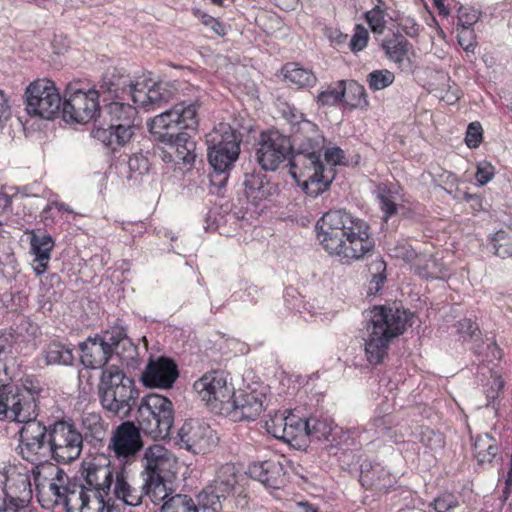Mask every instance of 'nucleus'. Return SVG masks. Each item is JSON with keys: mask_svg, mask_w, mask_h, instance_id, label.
I'll list each match as a JSON object with an SVG mask.
<instances>
[{"mask_svg": "<svg viewBox=\"0 0 512 512\" xmlns=\"http://www.w3.org/2000/svg\"><path fill=\"white\" fill-rule=\"evenodd\" d=\"M482 140V127L478 122L470 123L467 127L465 143L469 148H477Z\"/></svg>", "mask_w": 512, "mask_h": 512, "instance_id": "bf43d9fd", "label": "nucleus"}, {"mask_svg": "<svg viewBox=\"0 0 512 512\" xmlns=\"http://www.w3.org/2000/svg\"><path fill=\"white\" fill-rule=\"evenodd\" d=\"M179 376L177 364L167 357L151 359L141 374L142 383L149 388L169 389Z\"/></svg>", "mask_w": 512, "mask_h": 512, "instance_id": "412c9836", "label": "nucleus"}, {"mask_svg": "<svg viewBox=\"0 0 512 512\" xmlns=\"http://www.w3.org/2000/svg\"><path fill=\"white\" fill-rule=\"evenodd\" d=\"M480 12L472 7H460L458 11V25L462 28H469L478 22Z\"/></svg>", "mask_w": 512, "mask_h": 512, "instance_id": "5fc2aeb1", "label": "nucleus"}, {"mask_svg": "<svg viewBox=\"0 0 512 512\" xmlns=\"http://www.w3.org/2000/svg\"><path fill=\"white\" fill-rule=\"evenodd\" d=\"M385 11L375 5L371 10L365 13V19L372 30L376 34H382L386 28Z\"/></svg>", "mask_w": 512, "mask_h": 512, "instance_id": "603ef678", "label": "nucleus"}, {"mask_svg": "<svg viewBox=\"0 0 512 512\" xmlns=\"http://www.w3.org/2000/svg\"><path fill=\"white\" fill-rule=\"evenodd\" d=\"M344 158L345 153L339 147H332L325 151V160L332 166L342 164Z\"/></svg>", "mask_w": 512, "mask_h": 512, "instance_id": "774afa93", "label": "nucleus"}, {"mask_svg": "<svg viewBox=\"0 0 512 512\" xmlns=\"http://www.w3.org/2000/svg\"><path fill=\"white\" fill-rule=\"evenodd\" d=\"M345 98V80L337 81L334 85H329L316 96V102L319 106H334Z\"/></svg>", "mask_w": 512, "mask_h": 512, "instance_id": "a19ab883", "label": "nucleus"}, {"mask_svg": "<svg viewBox=\"0 0 512 512\" xmlns=\"http://www.w3.org/2000/svg\"><path fill=\"white\" fill-rule=\"evenodd\" d=\"M285 80L298 88H312L317 83V77L310 69L301 67L297 63H287L283 67Z\"/></svg>", "mask_w": 512, "mask_h": 512, "instance_id": "72a5a7b5", "label": "nucleus"}, {"mask_svg": "<svg viewBox=\"0 0 512 512\" xmlns=\"http://www.w3.org/2000/svg\"><path fill=\"white\" fill-rule=\"evenodd\" d=\"M99 92L95 89L85 91L79 82H71L66 86L62 108L66 122L85 124L94 119L99 112Z\"/></svg>", "mask_w": 512, "mask_h": 512, "instance_id": "f8f14e48", "label": "nucleus"}, {"mask_svg": "<svg viewBox=\"0 0 512 512\" xmlns=\"http://www.w3.org/2000/svg\"><path fill=\"white\" fill-rule=\"evenodd\" d=\"M49 456L58 463L77 460L83 450V435L69 421H56L49 426Z\"/></svg>", "mask_w": 512, "mask_h": 512, "instance_id": "9b49d317", "label": "nucleus"}, {"mask_svg": "<svg viewBox=\"0 0 512 512\" xmlns=\"http://www.w3.org/2000/svg\"><path fill=\"white\" fill-rule=\"evenodd\" d=\"M119 469L112 465L109 457L104 454L84 462L82 476L85 490L90 494L91 512H104L112 501V488L115 475Z\"/></svg>", "mask_w": 512, "mask_h": 512, "instance_id": "39448f33", "label": "nucleus"}, {"mask_svg": "<svg viewBox=\"0 0 512 512\" xmlns=\"http://www.w3.org/2000/svg\"><path fill=\"white\" fill-rule=\"evenodd\" d=\"M138 390L132 378L115 365L102 370L99 383V397L102 407L113 415L126 417L130 414Z\"/></svg>", "mask_w": 512, "mask_h": 512, "instance_id": "20e7f679", "label": "nucleus"}, {"mask_svg": "<svg viewBox=\"0 0 512 512\" xmlns=\"http://www.w3.org/2000/svg\"><path fill=\"white\" fill-rule=\"evenodd\" d=\"M494 174V166L491 163L484 161L478 164L475 178L478 184L483 186L493 179Z\"/></svg>", "mask_w": 512, "mask_h": 512, "instance_id": "052dcab7", "label": "nucleus"}, {"mask_svg": "<svg viewBox=\"0 0 512 512\" xmlns=\"http://www.w3.org/2000/svg\"><path fill=\"white\" fill-rule=\"evenodd\" d=\"M421 259L415 263L416 272L419 276L426 279H443L446 276L444 266L432 256L425 259L423 265L420 264Z\"/></svg>", "mask_w": 512, "mask_h": 512, "instance_id": "09e8293b", "label": "nucleus"}, {"mask_svg": "<svg viewBox=\"0 0 512 512\" xmlns=\"http://www.w3.org/2000/svg\"><path fill=\"white\" fill-rule=\"evenodd\" d=\"M26 111L31 116L52 119L59 113L61 97L54 82L38 79L26 88Z\"/></svg>", "mask_w": 512, "mask_h": 512, "instance_id": "f3484780", "label": "nucleus"}, {"mask_svg": "<svg viewBox=\"0 0 512 512\" xmlns=\"http://www.w3.org/2000/svg\"><path fill=\"white\" fill-rule=\"evenodd\" d=\"M256 160L265 171H276L292 156L290 137L278 130L263 131L257 142Z\"/></svg>", "mask_w": 512, "mask_h": 512, "instance_id": "2eb2a0df", "label": "nucleus"}, {"mask_svg": "<svg viewBox=\"0 0 512 512\" xmlns=\"http://www.w3.org/2000/svg\"><path fill=\"white\" fill-rule=\"evenodd\" d=\"M409 319L410 314L397 304L374 306L368 312L361 338L370 364L377 365L383 361L391 341L404 333Z\"/></svg>", "mask_w": 512, "mask_h": 512, "instance_id": "7ed1b4c3", "label": "nucleus"}, {"mask_svg": "<svg viewBox=\"0 0 512 512\" xmlns=\"http://www.w3.org/2000/svg\"><path fill=\"white\" fill-rule=\"evenodd\" d=\"M30 245L31 252L35 256L33 270L36 275H41L48 269V262L51 258L54 241L49 234L37 235L33 232L30 238Z\"/></svg>", "mask_w": 512, "mask_h": 512, "instance_id": "c756f323", "label": "nucleus"}, {"mask_svg": "<svg viewBox=\"0 0 512 512\" xmlns=\"http://www.w3.org/2000/svg\"><path fill=\"white\" fill-rule=\"evenodd\" d=\"M47 365H71L74 361L73 351L60 342H51L44 349Z\"/></svg>", "mask_w": 512, "mask_h": 512, "instance_id": "4c0bfd02", "label": "nucleus"}, {"mask_svg": "<svg viewBox=\"0 0 512 512\" xmlns=\"http://www.w3.org/2000/svg\"><path fill=\"white\" fill-rule=\"evenodd\" d=\"M142 478L166 477L175 463L172 454L162 445L148 447L142 457Z\"/></svg>", "mask_w": 512, "mask_h": 512, "instance_id": "b1692460", "label": "nucleus"}, {"mask_svg": "<svg viewBox=\"0 0 512 512\" xmlns=\"http://www.w3.org/2000/svg\"><path fill=\"white\" fill-rule=\"evenodd\" d=\"M121 500L128 506H139L144 497L143 484L134 487L129 481L123 469H119L115 475V483L112 488V498Z\"/></svg>", "mask_w": 512, "mask_h": 512, "instance_id": "c85d7f7f", "label": "nucleus"}, {"mask_svg": "<svg viewBox=\"0 0 512 512\" xmlns=\"http://www.w3.org/2000/svg\"><path fill=\"white\" fill-rule=\"evenodd\" d=\"M143 491L144 496H147L154 504H159L162 501L165 502L170 498L165 484V477L143 478Z\"/></svg>", "mask_w": 512, "mask_h": 512, "instance_id": "ea45409f", "label": "nucleus"}, {"mask_svg": "<svg viewBox=\"0 0 512 512\" xmlns=\"http://www.w3.org/2000/svg\"><path fill=\"white\" fill-rule=\"evenodd\" d=\"M238 484V473L232 463H225L216 470L215 477L199 494V503L203 509L212 512L222 510V502L234 494Z\"/></svg>", "mask_w": 512, "mask_h": 512, "instance_id": "dca6fc26", "label": "nucleus"}, {"mask_svg": "<svg viewBox=\"0 0 512 512\" xmlns=\"http://www.w3.org/2000/svg\"><path fill=\"white\" fill-rule=\"evenodd\" d=\"M101 89L107 91L114 97L129 96L133 100V93L136 91V82L127 74L117 69L106 72L103 77Z\"/></svg>", "mask_w": 512, "mask_h": 512, "instance_id": "7c9ffc66", "label": "nucleus"}, {"mask_svg": "<svg viewBox=\"0 0 512 512\" xmlns=\"http://www.w3.org/2000/svg\"><path fill=\"white\" fill-rule=\"evenodd\" d=\"M345 98L351 108H366L368 106L366 90L356 81H345Z\"/></svg>", "mask_w": 512, "mask_h": 512, "instance_id": "79ce46f5", "label": "nucleus"}, {"mask_svg": "<svg viewBox=\"0 0 512 512\" xmlns=\"http://www.w3.org/2000/svg\"><path fill=\"white\" fill-rule=\"evenodd\" d=\"M125 339V333L121 329H117L112 332H105L103 335L100 336V340L103 343H107V348L110 350V352L113 354L115 348L120 344L122 340Z\"/></svg>", "mask_w": 512, "mask_h": 512, "instance_id": "680f3d73", "label": "nucleus"}, {"mask_svg": "<svg viewBox=\"0 0 512 512\" xmlns=\"http://www.w3.org/2000/svg\"><path fill=\"white\" fill-rule=\"evenodd\" d=\"M208 161L216 173L228 172L240 154L241 135L230 125L221 123L207 135Z\"/></svg>", "mask_w": 512, "mask_h": 512, "instance_id": "6e6552de", "label": "nucleus"}, {"mask_svg": "<svg viewBox=\"0 0 512 512\" xmlns=\"http://www.w3.org/2000/svg\"><path fill=\"white\" fill-rule=\"evenodd\" d=\"M18 431L19 445L17 447L19 455L32 464H40L49 457V428H47L37 418L24 420Z\"/></svg>", "mask_w": 512, "mask_h": 512, "instance_id": "4468645a", "label": "nucleus"}, {"mask_svg": "<svg viewBox=\"0 0 512 512\" xmlns=\"http://www.w3.org/2000/svg\"><path fill=\"white\" fill-rule=\"evenodd\" d=\"M289 165L290 175L311 197H317L326 191L334 178V169L324 166L321 152L292 153Z\"/></svg>", "mask_w": 512, "mask_h": 512, "instance_id": "423d86ee", "label": "nucleus"}, {"mask_svg": "<svg viewBox=\"0 0 512 512\" xmlns=\"http://www.w3.org/2000/svg\"><path fill=\"white\" fill-rule=\"evenodd\" d=\"M160 512H198V508L190 496L176 494L162 504Z\"/></svg>", "mask_w": 512, "mask_h": 512, "instance_id": "37998d69", "label": "nucleus"}, {"mask_svg": "<svg viewBox=\"0 0 512 512\" xmlns=\"http://www.w3.org/2000/svg\"><path fill=\"white\" fill-rule=\"evenodd\" d=\"M181 447L194 454H206L218 443L216 432L206 423L190 419L179 430Z\"/></svg>", "mask_w": 512, "mask_h": 512, "instance_id": "6ab92c4d", "label": "nucleus"}, {"mask_svg": "<svg viewBox=\"0 0 512 512\" xmlns=\"http://www.w3.org/2000/svg\"><path fill=\"white\" fill-rule=\"evenodd\" d=\"M458 43L466 52H474L476 42L473 29L462 28L458 33Z\"/></svg>", "mask_w": 512, "mask_h": 512, "instance_id": "0e129e2a", "label": "nucleus"}, {"mask_svg": "<svg viewBox=\"0 0 512 512\" xmlns=\"http://www.w3.org/2000/svg\"><path fill=\"white\" fill-rule=\"evenodd\" d=\"M107 343L100 340V336L88 338L80 343L81 362L86 368L98 369L104 367L112 356L110 350L106 347Z\"/></svg>", "mask_w": 512, "mask_h": 512, "instance_id": "a878e982", "label": "nucleus"}, {"mask_svg": "<svg viewBox=\"0 0 512 512\" xmlns=\"http://www.w3.org/2000/svg\"><path fill=\"white\" fill-rule=\"evenodd\" d=\"M193 389L211 412L220 415L224 411L226 402L234 394V386L228 381V373L223 370L205 373L194 382Z\"/></svg>", "mask_w": 512, "mask_h": 512, "instance_id": "ddd939ff", "label": "nucleus"}, {"mask_svg": "<svg viewBox=\"0 0 512 512\" xmlns=\"http://www.w3.org/2000/svg\"><path fill=\"white\" fill-rule=\"evenodd\" d=\"M288 422V415L284 413H276L265 421L266 431L277 439L284 441L285 430Z\"/></svg>", "mask_w": 512, "mask_h": 512, "instance_id": "3c124183", "label": "nucleus"}, {"mask_svg": "<svg viewBox=\"0 0 512 512\" xmlns=\"http://www.w3.org/2000/svg\"><path fill=\"white\" fill-rule=\"evenodd\" d=\"M393 252L395 257L402 258L403 260L414 264L417 263L420 259L416 251L406 244L396 246L393 249Z\"/></svg>", "mask_w": 512, "mask_h": 512, "instance_id": "69168bd1", "label": "nucleus"}, {"mask_svg": "<svg viewBox=\"0 0 512 512\" xmlns=\"http://www.w3.org/2000/svg\"><path fill=\"white\" fill-rule=\"evenodd\" d=\"M120 135L116 129L110 124L108 128L98 127L92 131V136L102 142L106 147L111 148L113 151L120 147L125 146L129 141H122L117 136Z\"/></svg>", "mask_w": 512, "mask_h": 512, "instance_id": "de8ad7c7", "label": "nucleus"}, {"mask_svg": "<svg viewBox=\"0 0 512 512\" xmlns=\"http://www.w3.org/2000/svg\"><path fill=\"white\" fill-rule=\"evenodd\" d=\"M372 425L375 427V435L377 438L392 437L391 429L393 425V419L391 415L386 414L381 417H376L373 420Z\"/></svg>", "mask_w": 512, "mask_h": 512, "instance_id": "4d7b16f0", "label": "nucleus"}, {"mask_svg": "<svg viewBox=\"0 0 512 512\" xmlns=\"http://www.w3.org/2000/svg\"><path fill=\"white\" fill-rule=\"evenodd\" d=\"M142 431L134 422L125 421L113 431L108 449L117 459L131 461L143 448Z\"/></svg>", "mask_w": 512, "mask_h": 512, "instance_id": "aec40b11", "label": "nucleus"}, {"mask_svg": "<svg viewBox=\"0 0 512 512\" xmlns=\"http://www.w3.org/2000/svg\"><path fill=\"white\" fill-rule=\"evenodd\" d=\"M457 332L461 334L464 339H473L478 336L479 327L471 319H463L460 320L457 324Z\"/></svg>", "mask_w": 512, "mask_h": 512, "instance_id": "e2e57ef3", "label": "nucleus"}, {"mask_svg": "<svg viewBox=\"0 0 512 512\" xmlns=\"http://www.w3.org/2000/svg\"><path fill=\"white\" fill-rule=\"evenodd\" d=\"M496 440L489 434L477 436L474 441V456L479 465H489L498 455Z\"/></svg>", "mask_w": 512, "mask_h": 512, "instance_id": "f704fd0d", "label": "nucleus"}, {"mask_svg": "<svg viewBox=\"0 0 512 512\" xmlns=\"http://www.w3.org/2000/svg\"><path fill=\"white\" fill-rule=\"evenodd\" d=\"M266 184V176L260 171L253 170L252 172L245 173L243 181L245 194L252 201L262 200L268 194Z\"/></svg>", "mask_w": 512, "mask_h": 512, "instance_id": "e433bc0d", "label": "nucleus"}, {"mask_svg": "<svg viewBox=\"0 0 512 512\" xmlns=\"http://www.w3.org/2000/svg\"><path fill=\"white\" fill-rule=\"evenodd\" d=\"M435 512H449L458 506L457 498L451 493H444L435 498L429 505Z\"/></svg>", "mask_w": 512, "mask_h": 512, "instance_id": "864d4df0", "label": "nucleus"}, {"mask_svg": "<svg viewBox=\"0 0 512 512\" xmlns=\"http://www.w3.org/2000/svg\"><path fill=\"white\" fill-rule=\"evenodd\" d=\"M105 113L110 125L120 133L117 137L122 141H129L138 126L136 108L119 101H113L105 106Z\"/></svg>", "mask_w": 512, "mask_h": 512, "instance_id": "5701e85b", "label": "nucleus"}, {"mask_svg": "<svg viewBox=\"0 0 512 512\" xmlns=\"http://www.w3.org/2000/svg\"><path fill=\"white\" fill-rule=\"evenodd\" d=\"M4 495L1 501H11L14 504L29 505L32 499L30 477L22 473L8 476L4 488Z\"/></svg>", "mask_w": 512, "mask_h": 512, "instance_id": "cd10ccee", "label": "nucleus"}, {"mask_svg": "<svg viewBox=\"0 0 512 512\" xmlns=\"http://www.w3.org/2000/svg\"><path fill=\"white\" fill-rule=\"evenodd\" d=\"M81 421L85 437L89 443L96 446L104 441L108 424L104 422L99 413L83 412Z\"/></svg>", "mask_w": 512, "mask_h": 512, "instance_id": "473e14b6", "label": "nucleus"}, {"mask_svg": "<svg viewBox=\"0 0 512 512\" xmlns=\"http://www.w3.org/2000/svg\"><path fill=\"white\" fill-rule=\"evenodd\" d=\"M201 21L204 26L209 28L218 36L226 35V27L220 23L216 18L204 13L201 15Z\"/></svg>", "mask_w": 512, "mask_h": 512, "instance_id": "338daca9", "label": "nucleus"}, {"mask_svg": "<svg viewBox=\"0 0 512 512\" xmlns=\"http://www.w3.org/2000/svg\"><path fill=\"white\" fill-rule=\"evenodd\" d=\"M316 230L323 248L342 263L363 259L375 249L369 225L345 210L326 212Z\"/></svg>", "mask_w": 512, "mask_h": 512, "instance_id": "f03ea898", "label": "nucleus"}, {"mask_svg": "<svg viewBox=\"0 0 512 512\" xmlns=\"http://www.w3.org/2000/svg\"><path fill=\"white\" fill-rule=\"evenodd\" d=\"M40 494L51 497V505H63L66 512H91L90 494L82 483L70 480L63 469L57 468L55 476Z\"/></svg>", "mask_w": 512, "mask_h": 512, "instance_id": "1a4fd4ad", "label": "nucleus"}, {"mask_svg": "<svg viewBox=\"0 0 512 512\" xmlns=\"http://www.w3.org/2000/svg\"><path fill=\"white\" fill-rule=\"evenodd\" d=\"M180 82H155L152 79L136 81L133 102L147 111L154 110L174 97L182 87Z\"/></svg>", "mask_w": 512, "mask_h": 512, "instance_id": "a211bd4d", "label": "nucleus"}, {"mask_svg": "<svg viewBox=\"0 0 512 512\" xmlns=\"http://www.w3.org/2000/svg\"><path fill=\"white\" fill-rule=\"evenodd\" d=\"M324 136L316 124L311 121H300L292 132V149L298 152H321L324 147Z\"/></svg>", "mask_w": 512, "mask_h": 512, "instance_id": "393cba45", "label": "nucleus"}, {"mask_svg": "<svg viewBox=\"0 0 512 512\" xmlns=\"http://www.w3.org/2000/svg\"><path fill=\"white\" fill-rule=\"evenodd\" d=\"M186 89L193 99L176 103L148 122L154 140L165 145L160 150V158L175 165H192L196 158V144L183 130L195 131L198 127L199 91L192 85H186Z\"/></svg>", "mask_w": 512, "mask_h": 512, "instance_id": "f257e3e1", "label": "nucleus"}, {"mask_svg": "<svg viewBox=\"0 0 512 512\" xmlns=\"http://www.w3.org/2000/svg\"><path fill=\"white\" fill-rule=\"evenodd\" d=\"M38 393L25 386L6 384L0 393V420L21 423L37 418Z\"/></svg>", "mask_w": 512, "mask_h": 512, "instance_id": "9d476101", "label": "nucleus"}, {"mask_svg": "<svg viewBox=\"0 0 512 512\" xmlns=\"http://www.w3.org/2000/svg\"><path fill=\"white\" fill-rule=\"evenodd\" d=\"M381 46L389 60L401 65L407 59L411 45L404 36L394 35L390 39L383 40Z\"/></svg>", "mask_w": 512, "mask_h": 512, "instance_id": "c9c22d12", "label": "nucleus"}, {"mask_svg": "<svg viewBox=\"0 0 512 512\" xmlns=\"http://www.w3.org/2000/svg\"><path fill=\"white\" fill-rule=\"evenodd\" d=\"M308 437L327 440L334 429V422L328 416H310L307 418Z\"/></svg>", "mask_w": 512, "mask_h": 512, "instance_id": "58836bf2", "label": "nucleus"}, {"mask_svg": "<svg viewBox=\"0 0 512 512\" xmlns=\"http://www.w3.org/2000/svg\"><path fill=\"white\" fill-rule=\"evenodd\" d=\"M129 170L139 175H144L149 171L150 163L146 156L134 154L128 161Z\"/></svg>", "mask_w": 512, "mask_h": 512, "instance_id": "13d9d810", "label": "nucleus"}, {"mask_svg": "<svg viewBox=\"0 0 512 512\" xmlns=\"http://www.w3.org/2000/svg\"><path fill=\"white\" fill-rule=\"evenodd\" d=\"M263 411V395L256 392L240 393L226 402L223 416L232 421L254 420Z\"/></svg>", "mask_w": 512, "mask_h": 512, "instance_id": "4be33fe9", "label": "nucleus"}, {"mask_svg": "<svg viewBox=\"0 0 512 512\" xmlns=\"http://www.w3.org/2000/svg\"><path fill=\"white\" fill-rule=\"evenodd\" d=\"M490 245L494 254L500 258L512 256V233L499 230L490 237Z\"/></svg>", "mask_w": 512, "mask_h": 512, "instance_id": "a18cd8bd", "label": "nucleus"}, {"mask_svg": "<svg viewBox=\"0 0 512 512\" xmlns=\"http://www.w3.org/2000/svg\"><path fill=\"white\" fill-rule=\"evenodd\" d=\"M137 424L153 439L169 437L174 422L172 402L160 394L151 393L143 397L137 409Z\"/></svg>", "mask_w": 512, "mask_h": 512, "instance_id": "0eeeda50", "label": "nucleus"}, {"mask_svg": "<svg viewBox=\"0 0 512 512\" xmlns=\"http://www.w3.org/2000/svg\"><path fill=\"white\" fill-rule=\"evenodd\" d=\"M308 436L307 419H303L294 414L288 415V422L285 430L284 441L292 443L297 439Z\"/></svg>", "mask_w": 512, "mask_h": 512, "instance_id": "c03bdc74", "label": "nucleus"}, {"mask_svg": "<svg viewBox=\"0 0 512 512\" xmlns=\"http://www.w3.org/2000/svg\"><path fill=\"white\" fill-rule=\"evenodd\" d=\"M368 269L372 276L369 286V294L375 295L381 290L386 280V263L382 258L377 257L371 261Z\"/></svg>", "mask_w": 512, "mask_h": 512, "instance_id": "49530a36", "label": "nucleus"}, {"mask_svg": "<svg viewBox=\"0 0 512 512\" xmlns=\"http://www.w3.org/2000/svg\"><path fill=\"white\" fill-rule=\"evenodd\" d=\"M252 478L272 488H279L284 483L285 471L280 461L269 459L249 466Z\"/></svg>", "mask_w": 512, "mask_h": 512, "instance_id": "bb28decb", "label": "nucleus"}, {"mask_svg": "<svg viewBox=\"0 0 512 512\" xmlns=\"http://www.w3.org/2000/svg\"><path fill=\"white\" fill-rule=\"evenodd\" d=\"M368 39L369 34L367 29L360 24L356 25L354 34L350 40V49L355 53L362 51L367 46Z\"/></svg>", "mask_w": 512, "mask_h": 512, "instance_id": "6e6d98bb", "label": "nucleus"}, {"mask_svg": "<svg viewBox=\"0 0 512 512\" xmlns=\"http://www.w3.org/2000/svg\"><path fill=\"white\" fill-rule=\"evenodd\" d=\"M375 195L379 202L380 210L387 221L398 212V202L401 200L399 186L396 183L383 182L377 185Z\"/></svg>", "mask_w": 512, "mask_h": 512, "instance_id": "2f4dec72", "label": "nucleus"}, {"mask_svg": "<svg viewBox=\"0 0 512 512\" xmlns=\"http://www.w3.org/2000/svg\"><path fill=\"white\" fill-rule=\"evenodd\" d=\"M366 81L372 91H379L392 85L395 75L387 69L374 70L367 75Z\"/></svg>", "mask_w": 512, "mask_h": 512, "instance_id": "8fccbe9b", "label": "nucleus"}]
</instances>
